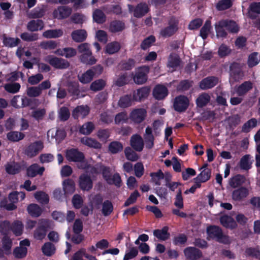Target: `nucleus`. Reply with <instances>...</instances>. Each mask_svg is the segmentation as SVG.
Returning <instances> with one entry per match:
<instances>
[{
	"instance_id": "nucleus-1",
	"label": "nucleus",
	"mask_w": 260,
	"mask_h": 260,
	"mask_svg": "<svg viewBox=\"0 0 260 260\" xmlns=\"http://www.w3.org/2000/svg\"><path fill=\"white\" fill-rule=\"evenodd\" d=\"M206 232L208 240H215L217 242L223 244L229 242V237L223 234L222 229L218 226L210 225L207 227Z\"/></svg>"
},
{
	"instance_id": "nucleus-2",
	"label": "nucleus",
	"mask_w": 260,
	"mask_h": 260,
	"mask_svg": "<svg viewBox=\"0 0 260 260\" xmlns=\"http://www.w3.org/2000/svg\"><path fill=\"white\" fill-rule=\"evenodd\" d=\"M51 221L49 219H40L34 231V238L37 240H43L46 237L48 230L51 229Z\"/></svg>"
},
{
	"instance_id": "nucleus-3",
	"label": "nucleus",
	"mask_w": 260,
	"mask_h": 260,
	"mask_svg": "<svg viewBox=\"0 0 260 260\" xmlns=\"http://www.w3.org/2000/svg\"><path fill=\"white\" fill-rule=\"evenodd\" d=\"M101 173L103 178L108 184H114L117 187L121 186L122 181L119 173H115L112 177L110 168L104 166L101 167Z\"/></svg>"
},
{
	"instance_id": "nucleus-4",
	"label": "nucleus",
	"mask_w": 260,
	"mask_h": 260,
	"mask_svg": "<svg viewBox=\"0 0 260 260\" xmlns=\"http://www.w3.org/2000/svg\"><path fill=\"white\" fill-rule=\"evenodd\" d=\"M45 61L56 69L63 70L69 68L70 62L63 58L58 57L54 55H49L45 58Z\"/></svg>"
},
{
	"instance_id": "nucleus-5",
	"label": "nucleus",
	"mask_w": 260,
	"mask_h": 260,
	"mask_svg": "<svg viewBox=\"0 0 260 260\" xmlns=\"http://www.w3.org/2000/svg\"><path fill=\"white\" fill-rule=\"evenodd\" d=\"M149 72V68L146 66L139 67L135 71L133 77L134 82L138 85L145 83L148 80V74Z\"/></svg>"
},
{
	"instance_id": "nucleus-6",
	"label": "nucleus",
	"mask_w": 260,
	"mask_h": 260,
	"mask_svg": "<svg viewBox=\"0 0 260 260\" xmlns=\"http://www.w3.org/2000/svg\"><path fill=\"white\" fill-rule=\"evenodd\" d=\"M189 105L188 98L184 95H179L174 99L173 107L176 111L181 113L187 109Z\"/></svg>"
},
{
	"instance_id": "nucleus-7",
	"label": "nucleus",
	"mask_w": 260,
	"mask_h": 260,
	"mask_svg": "<svg viewBox=\"0 0 260 260\" xmlns=\"http://www.w3.org/2000/svg\"><path fill=\"white\" fill-rule=\"evenodd\" d=\"M179 22L172 17L168 21V26L162 29L160 32L161 36L165 38L170 37L178 30Z\"/></svg>"
},
{
	"instance_id": "nucleus-8",
	"label": "nucleus",
	"mask_w": 260,
	"mask_h": 260,
	"mask_svg": "<svg viewBox=\"0 0 260 260\" xmlns=\"http://www.w3.org/2000/svg\"><path fill=\"white\" fill-rule=\"evenodd\" d=\"M44 148L43 143L41 141H36L31 143L24 150L25 154L30 158L34 157Z\"/></svg>"
},
{
	"instance_id": "nucleus-9",
	"label": "nucleus",
	"mask_w": 260,
	"mask_h": 260,
	"mask_svg": "<svg viewBox=\"0 0 260 260\" xmlns=\"http://www.w3.org/2000/svg\"><path fill=\"white\" fill-rule=\"evenodd\" d=\"M147 116V111L144 108L133 109L129 114V118L135 124L142 123Z\"/></svg>"
},
{
	"instance_id": "nucleus-10",
	"label": "nucleus",
	"mask_w": 260,
	"mask_h": 260,
	"mask_svg": "<svg viewBox=\"0 0 260 260\" xmlns=\"http://www.w3.org/2000/svg\"><path fill=\"white\" fill-rule=\"evenodd\" d=\"M230 75L234 81H239L244 76L242 66L237 62H233L230 66Z\"/></svg>"
},
{
	"instance_id": "nucleus-11",
	"label": "nucleus",
	"mask_w": 260,
	"mask_h": 260,
	"mask_svg": "<svg viewBox=\"0 0 260 260\" xmlns=\"http://www.w3.org/2000/svg\"><path fill=\"white\" fill-rule=\"evenodd\" d=\"M66 158L70 161L82 162L85 159L83 152L76 148H71L66 151Z\"/></svg>"
},
{
	"instance_id": "nucleus-12",
	"label": "nucleus",
	"mask_w": 260,
	"mask_h": 260,
	"mask_svg": "<svg viewBox=\"0 0 260 260\" xmlns=\"http://www.w3.org/2000/svg\"><path fill=\"white\" fill-rule=\"evenodd\" d=\"M218 83V77L214 76H208L203 78L199 82V87L202 90H208L215 87Z\"/></svg>"
},
{
	"instance_id": "nucleus-13",
	"label": "nucleus",
	"mask_w": 260,
	"mask_h": 260,
	"mask_svg": "<svg viewBox=\"0 0 260 260\" xmlns=\"http://www.w3.org/2000/svg\"><path fill=\"white\" fill-rule=\"evenodd\" d=\"M72 8L67 6H61L57 7L53 12V15L55 18L64 19L68 18L72 13Z\"/></svg>"
},
{
	"instance_id": "nucleus-14",
	"label": "nucleus",
	"mask_w": 260,
	"mask_h": 260,
	"mask_svg": "<svg viewBox=\"0 0 260 260\" xmlns=\"http://www.w3.org/2000/svg\"><path fill=\"white\" fill-rule=\"evenodd\" d=\"M79 185L82 190H90L93 187V182L90 176L85 173L82 174L79 178Z\"/></svg>"
},
{
	"instance_id": "nucleus-15",
	"label": "nucleus",
	"mask_w": 260,
	"mask_h": 260,
	"mask_svg": "<svg viewBox=\"0 0 260 260\" xmlns=\"http://www.w3.org/2000/svg\"><path fill=\"white\" fill-rule=\"evenodd\" d=\"M183 252L186 258L189 260H198L203 256L202 251L194 247H187Z\"/></svg>"
},
{
	"instance_id": "nucleus-16",
	"label": "nucleus",
	"mask_w": 260,
	"mask_h": 260,
	"mask_svg": "<svg viewBox=\"0 0 260 260\" xmlns=\"http://www.w3.org/2000/svg\"><path fill=\"white\" fill-rule=\"evenodd\" d=\"M130 145L134 150L141 152L143 150L144 143L141 136L138 134L133 135L130 139Z\"/></svg>"
},
{
	"instance_id": "nucleus-17",
	"label": "nucleus",
	"mask_w": 260,
	"mask_h": 260,
	"mask_svg": "<svg viewBox=\"0 0 260 260\" xmlns=\"http://www.w3.org/2000/svg\"><path fill=\"white\" fill-rule=\"evenodd\" d=\"M45 171L44 167H40L38 164H33L26 169V174L28 177L34 178L37 175L42 176Z\"/></svg>"
},
{
	"instance_id": "nucleus-18",
	"label": "nucleus",
	"mask_w": 260,
	"mask_h": 260,
	"mask_svg": "<svg viewBox=\"0 0 260 260\" xmlns=\"http://www.w3.org/2000/svg\"><path fill=\"white\" fill-rule=\"evenodd\" d=\"M152 94L156 100H163L168 95V90L165 86L158 84L154 87Z\"/></svg>"
},
{
	"instance_id": "nucleus-19",
	"label": "nucleus",
	"mask_w": 260,
	"mask_h": 260,
	"mask_svg": "<svg viewBox=\"0 0 260 260\" xmlns=\"http://www.w3.org/2000/svg\"><path fill=\"white\" fill-rule=\"evenodd\" d=\"M150 9L146 3L138 4L134 10V16L140 18L143 17L149 11Z\"/></svg>"
},
{
	"instance_id": "nucleus-20",
	"label": "nucleus",
	"mask_w": 260,
	"mask_h": 260,
	"mask_svg": "<svg viewBox=\"0 0 260 260\" xmlns=\"http://www.w3.org/2000/svg\"><path fill=\"white\" fill-rule=\"evenodd\" d=\"M90 110L88 106L81 105L76 107L72 111V116L75 119L79 117H85L89 113Z\"/></svg>"
},
{
	"instance_id": "nucleus-21",
	"label": "nucleus",
	"mask_w": 260,
	"mask_h": 260,
	"mask_svg": "<svg viewBox=\"0 0 260 260\" xmlns=\"http://www.w3.org/2000/svg\"><path fill=\"white\" fill-rule=\"evenodd\" d=\"M253 88V84L250 81H244L235 88V91L239 96H244Z\"/></svg>"
},
{
	"instance_id": "nucleus-22",
	"label": "nucleus",
	"mask_w": 260,
	"mask_h": 260,
	"mask_svg": "<svg viewBox=\"0 0 260 260\" xmlns=\"http://www.w3.org/2000/svg\"><path fill=\"white\" fill-rule=\"evenodd\" d=\"M249 193L248 190L245 187H240L232 192V199L236 201H240L245 198Z\"/></svg>"
},
{
	"instance_id": "nucleus-23",
	"label": "nucleus",
	"mask_w": 260,
	"mask_h": 260,
	"mask_svg": "<svg viewBox=\"0 0 260 260\" xmlns=\"http://www.w3.org/2000/svg\"><path fill=\"white\" fill-rule=\"evenodd\" d=\"M153 234L154 236L160 241H166L170 237V234L169 232V227L167 226H164L160 230H154Z\"/></svg>"
},
{
	"instance_id": "nucleus-24",
	"label": "nucleus",
	"mask_w": 260,
	"mask_h": 260,
	"mask_svg": "<svg viewBox=\"0 0 260 260\" xmlns=\"http://www.w3.org/2000/svg\"><path fill=\"white\" fill-rule=\"evenodd\" d=\"M150 92V88L145 86L138 89L133 93V100L136 101H141L146 98Z\"/></svg>"
},
{
	"instance_id": "nucleus-25",
	"label": "nucleus",
	"mask_w": 260,
	"mask_h": 260,
	"mask_svg": "<svg viewBox=\"0 0 260 260\" xmlns=\"http://www.w3.org/2000/svg\"><path fill=\"white\" fill-rule=\"evenodd\" d=\"M125 28V23L121 20H114L112 21L109 24V29L112 33L121 32Z\"/></svg>"
},
{
	"instance_id": "nucleus-26",
	"label": "nucleus",
	"mask_w": 260,
	"mask_h": 260,
	"mask_svg": "<svg viewBox=\"0 0 260 260\" xmlns=\"http://www.w3.org/2000/svg\"><path fill=\"white\" fill-rule=\"evenodd\" d=\"M71 37L74 42L81 43L86 39L87 34L85 29H77L72 31Z\"/></svg>"
},
{
	"instance_id": "nucleus-27",
	"label": "nucleus",
	"mask_w": 260,
	"mask_h": 260,
	"mask_svg": "<svg viewBox=\"0 0 260 260\" xmlns=\"http://www.w3.org/2000/svg\"><path fill=\"white\" fill-rule=\"evenodd\" d=\"M6 172L10 175H15L20 172L21 167L19 163L15 161L7 162L5 166Z\"/></svg>"
},
{
	"instance_id": "nucleus-28",
	"label": "nucleus",
	"mask_w": 260,
	"mask_h": 260,
	"mask_svg": "<svg viewBox=\"0 0 260 260\" xmlns=\"http://www.w3.org/2000/svg\"><path fill=\"white\" fill-rule=\"evenodd\" d=\"M44 23L42 20L37 19L29 21L27 24V29L30 31H36L43 29Z\"/></svg>"
},
{
	"instance_id": "nucleus-29",
	"label": "nucleus",
	"mask_w": 260,
	"mask_h": 260,
	"mask_svg": "<svg viewBox=\"0 0 260 260\" xmlns=\"http://www.w3.org/2000/svg\"><path fill=\"white\" fill-rule=\"evenodd\" d=\"M220 223L226 228L231 229H235L237 226V223L233 218L229 215H223L220 218Z\"/></svg>"
},
{
	"instance_id": "nucleus-30",
	"label": "nucleus",
	"mask_w": 260,
	"mask_h": 260,
	"mask_svg": "<svg viewBox=\"0 0 260 260\" xmlns=\"http://www.w3.org/2000/svg\"><path fill=\"white\" fill-rule=\"evenodd\" d=\"M136 64V61L133 58L122 60L118 65V68L121 71H129L133 69Z\"/></svg>"
},
{
	"instance_id": "nucleus-31",
	"label": "nucleus",
	"mask_w": 260,
	"mask_h": 260,
	"mask_svg": "<svg viewBox=\"0 0 260 260\" xmlns=\"http://www.w3.org/2000/svg\"><path fill=\"white\" fill-rule=\"evenodd\" d=\"M211 100L210 95L207 93H202L200 94L196 100L197 106L199 108H203L207 105Z\"/></svg>"
},
{
	"instance_id": "nucleus-32",
	"label": "nucleus",
	"mask_w": 260,
	"mask_h": 260,
	"mask_svg": "<svg viewBox=\"0 0 260 260\" xmlns=\"http://www.w3.org/2000/svg\"><path fill=\"white\" fill-rule=\"evenodd\" d=\"M215 29L216 33V37L222 38H225L228 36L225 27L222 21V19L216 22L215 24Z\"/></svg>"
},
{
	"instance_id": "nucleus-33",
	"label": "nucleus",
	"mask_w": 260,
	"mask_h": 260,
	"mask_svg": "<svg viewBox=\"0 0 260 260\" xmlns=\"http://www.w3.org/2000/svg\"><path fill=\"white\" fill-rule=\"evenodd\" d=\"M80 142L82 144L90 148L100 149L102 147V144L98 141L87 137H84L81 138Z\"/></svg>"
},
{
	"instance_id": "nucleus-34",
	"label": "nucleus",
	"mask_w": 260,
	"mask_h": 260,
	"mask_svg": "<svg viewBox=\"0 0 260 260\" xmlns=\"http://www.w3.org/2000/svg\"><path fill=\"white\" fill-rule=\"evenodd\" d=\"M44 255L51 256L55 253L56 248L55 245L50 242H45L41 248Z\"/></svg>"
},
{
	"instance_id": "nucleus-35",
	"label": "nucleus",
	"mask_w": 260,
	"mask_h": 260,
	"mask_svg": "<svg viewBox=\"0 0 260 260\" xmlns=\"http://www.w3.org/2000/svg\"><path fill=\"white\" fill-rule=\"evenodd\" d=\"M225 29L229 32L233 34L237 33L239 28L235 21L232 20L222 19Z\"/></svg>"
},
{
	"instance_id": "nucleus-36",
	"label": "nucleus",
	"mask_w": 260,
	"mask_h": 260,
	"mask_svg": "<svg viewBox=\"0 0 260 260\" xmlns=\"http://www.w3.org/2000/svg\"><path fill=\"white\" fill-rule=\"evenodd\" d=\"M27 211L28 214L33 217H38L42 213V209L36 204H29L27 206Z\"/></svg>"
},
{
	"instance_id": "nucleus-37",
	"label": "nucleus",
	"mask_w": 260,
	"mask_h": 260,
	"mask_svg": "<svg viewBox=\"0 0 260 260\" xmlns=\"http://www.w3.org/2000/svg\"><path fill=\"white\" fill-rule=\"evenodd\" d=\"M24 225L21 221L16 220L11 224V231L16 236H20L22 235L23 231Z\"/></svg>"
},
{
	"instance_id": "nucleus-38",
	"label": "nucleus",
	"mask_w": 260,
	"mask_h": 260,
	"mask_svg": "<svg viewBox=\"0 0 260 260\" xmlns=\"http://www.w3.org/2000/svg\"><path fill=\"white\" fill-rule=\"evenodd\" d=\"M92 18L94 22L98 24H103L106 20V17L104 13L100 9H95L92 14Z\"/></svg>"
},
{
	"instance_id": "nucleus-39",
	"label": "nucleus",
	"mask_w": 260,
	"mask_h": 260,
	"mask_svg": "<svg viewBox=\"0 0 260 260\" xmlns=\"http://www.w3.org/2000/svg\"><path fill=\"white\" fill-rule=\"evenodd\" d=\"M63 189L64 194H72L75 189V183L71 179H67L63 181Z\"/></svg>"
},
{
	"instance_id": "nucleus-40",
	"label": "nucleus",
	"mask_w": 260,
	"mask_h": 260,
	"mask_svg": "<svg viewBox=\"0 0 260 260\" xmlns=\"http://www.w3.org/2000/svg\"><path fill=\"white\" fill-rule=\"evenodd\" d=\"M103 10L108 14H114L119 15L122 13V9L119 5H107L103 7Z\"/></svg>"
},
{
	"instance_id": "nucleus-41",
	"label": "nucleus",
	"mask_w": 260,
	"mask_h": 260,
	"mask_svg": "<svg viewBox=\"0 0 260 260\" xmlns=\"http://www.w3.org/2000/svg\"><path fill=\"white\" fill-rule=\"evenodd\" d=\"M80 60L83 63L90 65L94 64L96 62V60L92 56L91 52L82 53L80 56Z\"/></svg>"
},
{
	"instance_id": "nucleus-42",
	"label": "nucleus",
	"mask_w": 260,
	"mask_h": 260,
	"mask_svg": "<svg viewBox=\"0 0 260 260\" xmlns=\"http://www.w3.org/2000/svg\"><path fill=\"white\" fill-rule=\"evenodd\" d=\"M259 61L260 57L258 58V53L253 52L248 55L247 64L249 68H252L257 66Z\"/></svg>"
},
{
	"instance_id": "nucleus-43",
	"label": "nucleus",
	"mask_w": 260,
	"mask_h": 260,
	"mask_svg": "<svg viewBox=\"0 0 260 260\" xmlns=\"http://www.w3.org/2000/svg\"><path fill=\"white\" fill-rule=\"evenodd\" d=\"M181 60L179 56L174 53H171L168 57V67L175 69L179 67Z\"/></svg>"
},
{
	"instance_id": "nucleus-44",
	"label": "nucleus",
	"mask_w": 260,
	"mask_h": 260,
	"mask_svg": "<svg viewBox=\"0 0 260 260\" xmlns=\"http://www.w3.org/2000/svg\"><path fill=\"white\" fill-rule=\"evenodd\" d=\"M2 248L5 251V254L9 255L11 252L12 241L8 236H4L2 240Z\"/></svg>"
},
{
	"instance_id": "nucleus-45",
	"label": "nucleus",
	"mask_w": 260,
	"mask_h": 260,
	"mask_svg": "<svg viewBox=\"0 0 260 260\" xmlns=\"http://www.w3.org/2000/svg\"><path fill=\"white\" fill-rule=\"evenodd\" d=\"M120 48V44L117 41H113L106 45V52L109 54H113L118 52Z\"/></svg>"
},
{
	"instance_id": "nucleus-46",
	"label": "nucleus",
	"mask_w": 260,
	"mask_h": 260,
	"mask_svg": "<svg viewBox=\"0 0 260 260\" xmlns=\"http://www.w3.org/2000/svg\"><path fill=\"white\" fill-rule=\"evenodd\" d=\"M122 144L118 141H113L108 146V150L112 154H116L122 151Z\"/></svg>"
},
{
	"instance_id": "nucleus-47",
	"label": "nucleus",
	"mask_w": 260,
	"mask_h": 260,
	"mask_svg": "<svg viewBox=\"0 0 260 260\" xmlns=\"http://www.w3.org/2000/svg\"><path fill=\"white\" fill-rule=\"evenodd\" d=\"M132 101L131 95L126 94L120 98L118 102V105L120 108H127L132 105Z\"/></svg>"
},
{
	"instance_id": "nucleus-48",
	"label": "nucleus",
	"mask_w": 260,
	"mask_h": 260,
	"mask_svg": "<svg viewBox=\"0 0 260 260\" xmlns=\"http://www.w3.org/2000/svg\"><path fill=\"white\" fill-rule=\"evenodd\" d=\"M78 80L83 84H87L90 83L93 79V75L92 72L87 70L85 72L81 75L78 76Z\"/></svg>"
},
{
	"instance_id": "nucleus-49",
	"label": "nucleus",
	"mask_w": 260,
	"mask_h": 260,
	"mask_svg": "<svg viewBox=\"0 0 260 260\" xmlns=\"http://www.w3.org/2000/svg\"><path fill=\"white\" fill-rule=\"evenodd\" d=\"M233 5L232 0H220L216 4V9L219 11H224L231 8Z\"/></svg>"
},
{
	"instance_id": "nucleus-50",
	"label": "nucleus",
	"mask_w": 260,
	"mask_h": 260,
	"mask_svg": "<svg viewBox=\"0 0 260 260\" xmlns=\"http://www.w3.org/2000/svg\"><path fill=\"white\" fill-rule=\"evenodd\" d=\"M129 117L125 111H123L117 113L114 119L115 123L116 124H123L128 122Z\"/></svg>"
},
{
	"instance_id": "nucleus-51",
	"label": "nucleus",
	"mask_w": 260,
	"mask_h": 260,
	"mask_svg": "<svg viewBox=\"0 0 260 260\" xmlns=\"http://www.w3.org/2000/svg\"><path fill=\"white\" fill-rule=\"evenodd\" d=\"M102 206V213L105 216L110 215L113 211V205L110 200L105 201Z\"/></svg>"
},
{
	"instance_id": "nucleus-52",
	"label": "nucleus",
	"mask_w": 260,
	"mask_h": 260,
	"mask_svg": "<svg viewBox=\"0 0 260 260\" xmlns=\"http://www.w3.org/2000/svg\"><path fill=\"white\" fill-rule=\"evenodd\" d=\"M106 85V83L104 80L102 79H98L91 83L90 89L93 91H100L104 89Z\"/></svg>"
},
{
	"instance_id": "nucleus-53",
	"label": "nucleus",
	"mask_w": 260,
	"mask_h": 260,
	"mask_svg": "<svg viewBox=\"0 0 260 260\" xmlns=\"http://www.w3.org/2000/svg\"><path fill=\"white\" fill-rule=\"evenodd\" d=\"M24 137V134L18 131H10L7 134L8 140L12 142H17Z\"/></svg>"
},
{
	"instance_id": "nucleus-54",
	"label": "nucleus",
	"mask_w": 260,
	"mask_h": 260,
	"mask_svg": "<svg viewBox=\"0 0 260 260\" xmlns=\"http://www.w3.org/2000/svg\"><path fill=\"white\" fill-rule=\"evenodd\" d=\"M211 28V22L210 20L206 21L204 25L202 26L200 30V36L203 40L207 38Z\"/></svg>"
},
{
	"instance_id": "nucleus-55",
	"label": "nucleus",
	"mask_w": 260,
	"mask_h": 260,
	"mask_svg": "<svg viewBox=\"0 0 260 260\" xmlns=\"http://www.w3.org/2000/svg\"><path fill=\"white\" fill-rule=\"evenodd\" d=\"M245 177L240 174H238L233 177L230 182L231 186L233 188H236L242 185L245 181Z\"/></svg>"
},
{
	"instance_id": "nucleus-56",
	"label": "nucleus",
	"mask_w": 260,
	"mask_h": 260,
	"mask_svg": "<svg viewBox=\"0 0 260 260\" xmlns=\"http://www.w3.org/2000/svg\"><path fill=\"white\" fill-rule=\"evenodd\" d=\"M126 158L132 161H136L139 159V155L131 147H126L124 149Z\"/></svg>"
},
{
	"instance_id": "nucleus-57",
	"label": "nucleus",
	"mask_w": 260,
	"mask_h": 260,
	"mask_svg": "<svg viewBox=\"0 0 260 260\" xmlns=\"http://www.w3.org/2000/svg\"><path fill=\"white\" fill-rule=\"evenodd\" d=\"M34 197L35 199L41 204H47L49 203V196L47 193L43 191H37L35 193Z\"/></svg>"
},
{
	"instance_id": "nucleus-58",
	"label": "nucleus",
	"mask_w": 260,
	"mask_h": 260,
	"mask_svg": "<svg viewBox=\"0 0 260 260\" xmlns=\"http://www.w3.org/2000/svg\"><path fill=\"white\" fill-rule=\"evenodd\" d=\"M193 83L192 81L189 80H181L177 86V89L179 91H185L190 89L192 86Z\"/></svg>"
},
{
	"instance_id": "nucleus-59",
	"label": "nucleus",
	"mask_w": 260,
	"mask_h": 260,
	"mask_svg": "<svg viewBox=\"0 0 260 260\" xmlns=\"http://www.w3.org/2000/svg\"><path fill=\"white\" fill-rule=\"evenodd\" d=\"M20 43V40L18 38L4 37L3 40L4 45L11 48L18 46Z\"/></svg>"
},
{
	"instance_id": "nucleus-60",
	"label": "nucleus",
	"mask_w": 260,
	"mask_h": 260,
	"mask_svg": "<svg viewBox=\"0 0 260 260\" xmlns=\"http://www.w3.org/2000/svg\"><path fill=\"white\" fill-rule=\"evenodd\" d=\"M249 155H245L240 159L239 165L241 169L247 171L251 168V164L249 162Z\"/></svg>"
},
{
	"instance_id": "nucleus-61",
	"label": "nucleus",
	"mask_w": 260,
	"mask_h": 260,
	"mask_svg": "<svg viewBox=\"0 0 260 260\" xmlns=\"http://www.w3.org/2000/svg\"><path fill=\"white\" fill-rule=\"evenodd\" d=\"M187 241V237L184 234H179L173 239V243L175 246L184 245Z\"/></svg>"
},
{
	"instance_id": "nucleus-62",
	"label": "nucleus",
	"mask_w": 260,
	"mask_h": 260,
	"mask_svg": "<svg viewBox=\"0 0 260 260\" xmlns=\"http://www.w3.org/2000/svg\"><path fill=\"white\" fill-rule=\"evenodd\" d=\"M11 223L8 220H5L0 221V233L4 236H8L11 231Z\"/></svg>"
},
{
	"instance_id": "nucleus-63",
	"label": "nucleus",
	"mask_w": 260,
	"mask_h": 260,
	"mask_svg": "<svg viewBox=\"0 0 260 260\" xmlns=\"http://www.w3.org/2000/svg\"><path fill=\"white\" fill-rule=\"evenodd\" d=\"M27 249L26 247H16L13 250V255L17 258H22L26 256Z\"/></svg>"
},
{
	"instance_id": "nucleus-64",
	"label": "nucleus",
	"mask_w": 260,
	"mask_h": 260,
	"mask_svg": "<svg viewBox=\"0 0 260 260\" xmlns=\"http://www.w3.org/2000/svg\"><path fill=\"white\" fill-rule=\"evenodd\" d=\"M155 37L153 35H151L146 38L141 43V48L144 50L147 49L155 42Z\"/></svg>"
}]
</instances>
